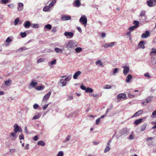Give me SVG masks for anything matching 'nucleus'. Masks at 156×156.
I'll return each mask as SVG.
<instances>
[{"label": "nucleus", "instance_id": "37998d69", "mask_svg": "<svg viewBox=\"0 0 156 156\" xmlns=\"http://www.w3.org/2000/svg\"><path fill=\"white\" fill-rule=\"evenodd\" d=\"M71 136L70 135L66 137V140L63 141V142L64 143H65L67 141L69 140L71 138Z\"/></svg>", "mask_w": 156, "mask_h": 156}, {"label": "nucleus", "instance_id": "ea45409f", "mask_svg": "<svg viewBox=\"0 0 156 156\" xmlns=\"http://www.w3.org/2000/svg\"><path fill=\"white\" fill-rule=\"evenodd\" d=\"M9 1V0H1L0 2L2 4H6Z\"/></svg>", "mask_w": 156, "mask_h": 156}, {"label": "nucleus", "instance_id": "ddd939ff", "mask_svg": "<svg viewBox=\"0 0 156 156\" xmlns=\"http://www.w3.org/2000/svg\"><path fill=\"white\" fill-rule=\"evenodd\" d=\"M81 72L80 71H78L76 72L73 76V78L74 79H77L80 75L81 74Z\"/></svg>", "mask_w": 156, "mask_h": 156}, {"label": "nucleus", "instance_id": "e433bc0d", "mask_svg": "<svg viewBox=\"0 0 156 156\" xmlns=\"http://www.w3.org/2000/svg\"><path fill=\"white\" fill-rule=\"evenodd\" d=\"M12 81L11 80L9 79L5 81V84L7 86H9L10 85L9 83H10Z\"/></svg>", "mask_w": 156, "mask_h": 156}, {"label": "nucleus", "instance_id": "393cba45", "mask_svg": "<svg viewBox=\"0 0 156 156\" xmlns=\"http://www.w3.org/2000/svg\"><path fill=\"white\" fill-rule=\"evenodd\" d=\"M147 4L149 7H152L153 6V2L151 0L148 1L147 2Z\"/></svg>", "mask_w": 156, "mask_h": 156}, {"label": "nucleus", "instance_id": "aec40b11", "mask_svg": "<svg viewBox=\"0 0 156 156\" xmlns=\"http://www.w3.org/2000/svg\"><path fill=\"white\" fill-rule=\"evenodd\" d=\"M20 127L17 124H15L14 126V131L15 133H16L18 132V131H19V129L20 128Z\"/></svg>", "mask_w": 156, "mask_h": 156}, {"label": "nucleus", "instance_id": "7ed1b4c3", "mask_svg": "<svg viewBox=\"0 0 156 156\" xmlns=\"http://www.w3.org/2000/svg\"><path fill=\"white\" fill-rule=\"evenodd\" d=\"M117 97L118 99V101H121V99H126L127 98L126 94L124 93H121L118 94L117 95Z\"/></svg>", "mask_w": 156, "mask_h": 156}, {"label": "nucleus", "instance_id": "bf43d9fd", "mask_svg": "<svg viewBox=\"0 0 156 156\" xmlns=\"http://www.w3.org/2000/svg\"><path fill=\"white\" fill-rule=\"evenodd\" d=\"M100 120V118H99L96 120L95 123L96 125H98L99 123Z\"/></svg>", "mask_w": 156, "mask_h": 156}, {"label": "nucleus", "instance_id": "0eeeda50", "mask_svg": "<svg viewBox=\"0 0 156 156\" xmlns=\"http://www.w3.org/2000/svg\"><path fill=\"white\" fill-rule=\"evenodd\" d=\"M10 140L12 141L15 140L17 138V136L16 135V133L15 132L12 133L9 136Z\"/></svg>", "mask_w": 156, "mask_h": 156}, {"label": "nucleus", "instance_id": "c9c22d12", "mask_svg": "<svg viewBox=\"0 0 156 156\" xmlns=\"http://www.w3.org/2000/svg\"><path fill=\"white\" fill-rule=\"evenodd\" d=\"M74 115H75V112H72L69 115H66V117L67 118H71L73 117Z\"/></svg>", "mask_w": 156, "mask_h": 156}, {"label": "nucleus", "instance_id": "20e7f679", "mask_svg": "<svg viewBox=\"0 0 156 156\" xmlns=\"http://www.w3.org/2000/svg\"><path fill=\"white\" fill-rule=\"evenodd\" d=\"M51 92H48L43 98L42 102H46L49 99L51 95Z\"/></svg>", "mask_w": 156, "mask_h": 156}, {"label": "nucleus", "instance_id": "c756f323", "mask_svg": "<svg viewBox=\"0 0 156 156\" xmlns=\"http://www.w3.org/2000/svg\"><path fill=\"white\" fill-rule=\"evenodd\" d=\"M146 125L144 124L142 125L140 127V130L141 131H144L146 128Z\"/></svg>", "mask_w": 156, "mask_h": 156}, {"label": "nucleus", "instance_id": "79ce46f5", "mask_svg": "<svg viewBox=\"0 0 156 156\" xmlns=\"http://www.w3.org/2000/svg\"><path fill=\"white\" fill-rule=\"evenodd\" d=\"M56 2V0H53L49 4V6L52 7L54 5V4Z\"/></svg>", "mask_w": 156, "mask_h": 156}, {"label": "nucleus", "instance_id": "2f4dec72", "mask_svg": "<svg viewBox=\"0 0 156 156\" xmlns=\"http://www.w3.org/2000/svg\"><path fill=\"white\" fill-rule=\"evenodd\" d=\"M30 26L32 27L35 28H37L39 27L38 24L36 23H32L31 24Z\"/></svg>", "mask_w": 156, "mask_h": 156}, {"label": "nucleus", "instance_id": "de8ad7c7", "mask_svg": "<svg viewBox=\"0 0 156 156\" xmlns=\"http://www.w3.org/2000/svg\"><path fill=\"white\" fill-rule=\"evenodd\" d=\"M27 34L26 32H21L20 33V35L22 37H24L26 36Z\"/></svg>", "mask_w": 156, "mask_h": 156}, {"label": "nucleus", "instance_id": "a211bd4d", "mask_svg": "<svg viewBox=\"0 0 156 156\" xmlns=\"http://www.w3.org/2000/svg\"><path fill=\"white\" fill-rule=\"evenodd\" d=\"M151 51L150 53V55L151 56L156 55V48H152Z\"/></svg>", "mask_w": 156, "mask_h": 156}, {"label": "nucleus", "instance_id": "e2e57ef3", "mask_svg": "<svg viewBox=\"0 0 156 156\" xmlns=\"http://www.w3.org/2000/svg\"><path fill=\"white\" fill-rule=\"evenodd\" d=\"M12 41V40L9 37H8L6 40V42L7 43H9Z\"/></svg>", "mask_w": 156, "mask_h": 156}, {"label": "nucleus", "instance_id": "bb28decb", "mask_svg": "<svg viewBox=\"0 0 156 156\" xmlns=\"http://www.w3.org/2000/svg\"><path fill=\"white\" fill-rule=\"evenodd\" d=\"M60 82L62 83V86H64L66 85V82L63 79H61L60 80Z\"/></svg>", "mask_w": 156, "mask_h": 156}, {"label": "nucleus", "instance_id": "774afa93", "mask_svg": "<svg viewBox=\"0 0 156 156\" xmlns=\"http://www.w3.org/2000/svg\"><path fill=\"white\" fill-rule=\"evenodd\" d=\"M128 97L129 98H133L135 97L134 95L131 94L130 93H129L128 95Z\"/></svg>", "mask_w": 156, "mask_h": 156}, {"label": "nucleus", "instance_id": "864d4df0", "mask_svg": "<svg viewBox=\"0 0 156 156\" xmlns=\"http://www.w3.org/2000/svg\"><path fill=\"white\" fill-rule=\"evenodd\" d=\"M63 156V152L62 151H59L57 155V156Z\"/></svg>", "mask_w": 156, "mask_h": 156}, {"label": "nucleus", "instance_id": "412c9836", "mask_svg": "<svg viewBox=\"0 0 156 156\" xmlns=\"http://www.w3.org/2000/svg\"><path fill=\"white\" fill-rule=\"evenodd\" d=\"M95 64L96 65L98 66H99L103 67V64L101 61L100 60H98L96 62Z\"/></svg>", "mask_w": 156, "mask_h": 156}, {"label": "nucleus", "instance_id": "4be33fe9", "mask_svg": "<svg viewBox=\"0 0 156 156\" xmlns=\"http://www.w3.org/2000/svg\"><path fill=\"white\" fill-rule=\"evenodd\" d=\"M55 51L58 53H62L63 51L62 49L58 48H55Z\"/></svg>", "mask_w": 156, "mask_h": 156}, {"label": "nucleus", "instance_id": "2eb2a0df", "mask_svg": "<svg viewBox=\"0 0 156 156\" xmlns=\"http://www.w3.org/2000/svg\"><path fill=\"white\" fill-rule=\"evenodd\" d=\"M74 6L76 7H79L80 6L81 3L78 0H75L73 2Z\"/></svg>", "mask_w": 156, "mask_h": 156}, {"label": "nucleus", "instance_id": "0e129e2a", "mask_svg": "<svg viewBox=\"0 0 156 156\" xmlns=\"http://www.w3.org/2000/svg\"><path fill=\"white\" fill-rule=\"evenodd\" d=\"M48 105H49L48 104H46L44 106H43L42 107L43 109L44 110H45V109H46L48 107Z\"/></svg>", "mask_w": 156, "mask_h": 156}, {"label": "nucleus", "instance_id": "3c124183", "mask_svg": "<svg viewBox=\"0 0 156 156\" xmlns=\"http://www.w3.org/2000/svg\"><path fill=\"white\" fill-rule=\"evenodd\" d=\"M19 138L20 140H23L24 139L23 135L22 134H21L19 136Z\"/></svg>", "mask_w": 156, "mask_h": 156}, {"label": "nucleus", "instance_id": "9b49d317", "mask_svg": "<svg viewBox=\"0 0 156 156\" xmlns=\"http://www.w3.org/2000/svg\"><path fill=\"white\" fill-rule=\"evenodd\" d=\"M143 112V110H140L138 112H136L133 116L132 117H135L138 116L140 115H141Z\"/></svg>", "mask_w": 156, "mask_h": 156}, {"label": "nucleus", "instance_id": "4d7b16f0", "mask_svg": "<svg viewBox=\"0 0 156 156\" xmlns=\"http://www.w3.org/2000/svg\"><path fill=\"white\" fill-rule=\"evenodd\" d=\"M56 59H54L53 61L51 62V65L55 64L56 63Z\"/></svg>", "mask_w": 156, "mask_h": 156}, {"label": "nucleus", "instance_id": "6e6d98bb", "mask_svg": "<svg viewBox=\"0 0 156 156\" xmlns=\"http://www.w3.org/2000/svg\"><path fill=\"white\" fill-rule=\"evenodd\" d=\"M111 88V86L109 85H107L105 87H104V88L105 89H109Z\"/></svg>", "mask_w": 156, "mask_h": 156}, {"label": "nucleus", "instance_id": "338daca9", "mask_svg": "<svg viewBox=\"0 0 156 156\" xmlns=\"http://www.w3.org/2000/svg\"><path fill=\"white\" fill-rule=\"evenodd\" d=\"M80 88L83 90H86V87L85 86H84V85H82L81 86H80Z\"/></svg>", "mask_w": 156, "mask_h": 156}, {"label": "nucleus", "instance_id": "603ef678", "mask_svg": "<svg viewBox=\"0 0 156 156\" xmlns=\"http://www.w3.org/2000/svg\"><path fill=\"white\" fill-rule=\"evenodd\" d=\"M71 78V76H69L68 77L66 78L64 80L66 82L67 81H69Z\"/></svg>", "mask_w": 156, "mask_h": 156}, {"label": "nucleus", "instance_id": "f257e3e1", "mask_svg": "<svg viewBox=\"0 0 156 156\" xmlns=\"http://www.w3.org/2000/svg\"><path fill=\"white\" fill-rule=\"evenodd\" d=\"M78 46V43L73 40L69 41L67 43L66 48L69 50H71Z\"/></svg>", "mask_w": 156, "mask_h": 156}, {"label": "nucleus", "instance_id": "a18cd8bd", "mask_svg": "<svg viewBox=\"0 0 156 156\" xmlns=\"http://www.w3.org/2000/svg\"><path fill=\"white\" fill-rule=\"evenodd\" d=\"M44 59L43 58H41L37 60V63H38L40 62H44Z\"/></svg>", "mask_w": 156, "mask_h": 156}, {"label": "nucleus", "instance_id": "6ab92c4d", "mask_svg": "<svg viewBox=\"0 0 156 156\" xmlns=\"http://www.w3.org/2000/svg\"><path fill=\"white\" fill-rule=\"evenodd\" d=\"M31 24L29 21H26L24 22L23 25L25 28H27L30 26Z\"/></svg>", "mask_w": 156, "mask_h": 156}, {"label": "nucleus", "instance_id": "7c9ffc66", "mask_svg": "<svg viewBox=\"0 0 156 156\" xmlns=\"http://www.w3.org/2000/svg\"><path fill=\"white\" fill-rule=\"evenodd\" d=\"M93 91V90L92 88H90V87H87V88L86 90H85L86 92H90L92 93Z\"/></svg>", "mask_w": 156, "mask_h": 156}, {"label": "nucleus", "instance_id": "f03ea898", "mask_svg": "<svg viewBox=\"0 0 156 156\" xmlns=\"http://www.w3.org/2000/svg\"><path fill=\"white\" fill-rule=\"evenodd\" d=\"M79 21L81 24L83 25L85 27H86L87 22L86 16L85 15L82 16L79 20Z\"/></svg>", "mask_w": 156, "mask_h": 156}, {"label": "nucleus", "instance_id": "680f3d73", "mask_svg": "<svg viewBox=\"0 0 156 156\" xmlns=\"http://www.w3.org/2000/svg\"><path fill=\"white\" fill-rule=\"evenodd\" d=\"M73 97L72 96H70L68 97V98H67V101H70V100H72L73 99Z\"/></svg>", "mask_w": 156, "mask_h": 156}, {"label": "nucleus", "instance_id": "c03bdc74", "mask_svg": "<svg viewBox=\"0 0 156 156\" xmlns=\"http://www.w3.org/2000/svg\"><path fill=\"white\" fill-rule=\"evenodd\" d=\"M45 28L48 29V30H50L51 28V25L48 24H47L45 26Z\"/></svg>", "mask_w": 156, "mask_h": 156}, {"label": "nucleus", "instance_id": "a19ab883", "mask_svg": "<svg viewBox=\"0 0 156 156\" xmlns=\"http://www.w3.org/2000/svg\"><path fill=\"white\" fill-rule=\"evenodd\" d=\"M110 150V147L109 146H107L104 150V152L105 153L108 152Z\"/></svg>", "mask_w": 156, "mask_h": 156}, {"label": "nucleus", "instance_id": "4468645a", "mask_svg": "<svg viewBox=\"0 0 156 156\" xmlns=\"http://www.w3.org/2000/svg\"><path fill=\"white\" fill-rule=\"evenodd\" d=\"M151 64L154 67H156V58L155 57L151 58Z\"/></svg>", "mask_w": 156, "mask_h": 156}, {"label": "nucleus", "instance_id": "b1692460", "mask_svg": "<svg viewBox=\"0 0 156 156\" xmlns=\"http://www.w3.org/2000/svg\"><path fill=\"white\" fill-rule=\"evenodd\" d=\"M132 77L131 75L129 74L126 78V82L127 83L129 82L132 79Z\"/></svg>", "mask_w": 156, "mask_h": 156}, {"label": "nucleus", "instance_id": "f704fd0d", "mask_svg": "<svg viewBox=\"0 0 156 156\" xmlns=\"http://www.w3.org/2000/svg\"><path fill=\"white\" fill-rule=\"evenodd\" d=\"M51 7L49 6V5L48 6H45L43 8V10L45 12L48 11Z\"/></svg>", "mask_w": 156, "mask_h": 156}, {"label": "nucleus", "instance_id": "09e8293b", "mask_svg": "<svg viewBox=\"0 0 156 156\" xmlns=\"http://www.w3.org/2000/svg\"><path fill=\"white\" fill-rule=\"evenodd\" d=\"M136 28L134 26H133L130 27L129 28V31L131 32L134 29H135Z\"/></svg>", "mask_w": 156, "mask_h": 156}, {"label": "nucleus", "instance_id": "5701e85b", "mask_svg": "<svg viewBox=\"0 0 156 156\" xmlns=\"http://www.w3.org/2000/svg\"><path fill=\"white\" fill-rule=\"evenodd\" d=\"M23 5L22 3H19V7L18 9V11H22L23 9Z\"/></svg>", "mask_w": 156, "mask_h": 156}, {"label": "nucleus", "instance_id": "5fc2aeb1", "mask_svg": "<svg viewBox=\"0 0 156 156\" xmlns=\"http://www.w3.org/2000/svg\"><path fill=\"white\" fill-rule=\"evenodd\" d=\"M119 71V69L118 68H115L113 71V74L115 75Z\"/></svg>", "mask_w": 156, "mask_h": 156}, {"label": "nucleus", "instance_id": "c85d7f7f", "mask_svg": "<svg viewBox=\"0 0 156 156\" xmlns=\"http://www.w3.org/2000/svg\"><path fill=\"white\" fill-rule=\"evenodd\" d=\"M44 87L41 86H38L36 87L35 89L38 90H42L44 89Z\"/></svg>", "mask_w": 156, "mask_h": 156}, {"label": "nucleus", "instance_id": "052dcab7", "mask_svg": "<svg viewBox=\"0 0 156 156\" xmlns=\"http://www.w3.org/2000/svg\"><path fill=\"white\" fill-rule=\"evenodd\" d=\"M144 76L146 77H147L148 78H150V75H149V73H145L144 74Z\"/></svg>", "mask_w": 156, "mask_h": 156}, {"label": "nucleus", "instance_id": "49530a36", "mask_svg": "<svg viewBox=\"0 0 156 156\" xmlns=\"http://www.w3.org/2000/svg\"><path fill=\"white\" fill-rule=\"evenodd\" d=\"M19 21V19L18 18H16L14 22V25L15 26L18 24V23Z\"/></svg>", "mask_w": 156, "mask_h": 156}, {"label": "nucleus", "instance_id": "473e14b6", "mask_svg": "<svg viewBox=\"0 0 156 156\" xmlns=\"http://www.w3.org/2000/svg\"><path fill=\"white\" fill-rule=\"evenodd\" d=\"M133 24L135 25L134 26L136 28L138 27L139 25V22L138 21L135 20L133 22Z\"/></svg>", "mask_w": 156, "mask_h": 156}, {"label": "nucleus", "instance_id": "f8f14e48", "mask_svg": "<svg viewBox=\"0 0 156 156\" xmlns=\"http://www.w3.org/2000/svg\"><path fill=\"white\" fill-rule=\"evenodd\" d=\"M150 35V33L148 31H146L145 33H143L141 35V37L142 38H146L148 37Z\"/></svg>", "mask_w": 156, "mask_h": 156}, {"label": "nucleus", "instance_id": "cd10ccee", "mask_svg": "<svg viewBox=\"0 0 156 156\" xmlns=\"http://www.w3.org/2000/svg\"><path fill=\"white\" fill-rule=\"evenodd\" d=\"M41 115V114L40 113H38L36 115H35L33 117V119H39Z\"/></svg>", "mask_w": 156, "mask_h": 156}, {"label": "nucleus", "instance_id": "6e6552de", "mask_svg": "<svg viewBox=\"0 0 156 156\" xmlns=\"http://www.w3.org/2000/svg\"><path fill=\"white\" fill-rule=\"evenodd\" d=\"M64 35L67 38H71L73 36V33L71 32H65Z\"/></svg>", "mask_w": 156, "mask_h": 156}, {"label": "nucleus", "instance_id": "423d86ee", "mask_svg": "<svg viewBox=\"0 0 156 156\" xmlns=\"http://www.w3.org/2000/svg\"><path fill=\"white\" fill-rule=\"evenodd\" d=\"M122 68L124 69L123 73L125 75H126L129 70V67L127 66H123Z\"/></svg>", "mask_w": 156, "mask_h": 156}, {"label": "nucleus", "instance_id": "9d476101", "mask_svg": "<svg viewBox=\"0 0 156 156\" xmlns=\"http://www.w3.org/2000/svg\"><path fill=\"white\" fill-rule=\"evenodd\" d=\"M129 129L127 128H125L122 129L121 131L122 134L127 135L129 133Z\"/></svg>", "mask_w": 156, "mask_h": 156}, {"label": "nucleus", "instance_id": "dca6fc26", "mask_svg": "<svg viewBox=\"0 0 156 156\" xmlns=\"http://www.w3.org/2000/svg\"><path fill=\"white\" fill-rule=\"evenodd\" d=\"M37 82L35 80H32L30 84V85L33 87H35L37 85Z\"/></svg>", "mask_w": 156, "mask_h": 156}, {"label": "nucleus", "instance_id": "72a5a7b5", "mask_svg": "<svg viewBox=\"0 0 156 156\" xmlns=\"http://www.w3.org/2000/svg\"><path fill=\"white\" fill-rule=\"evenodd\" d=\"M37 144L38 145H40L42 146H44L45 145V143L42 140H40L38 141Z\"/></svg>", "mask_w": 156, "mask_h": 156}, {"label": "nucleus", "instance_id": "a878e982", "mask_svg": "<svg viewBox=\"0 0 156 156\" xmlns=\"http://www.w3.org/2000/svg\"><path fill=\"white\" fill-rule=\"evenodd\" d=\"M142 120L143 119H136L134 122V124L135 125H137L139 123L141 122Z\"/></svg>", "mask_w": 156, "mask_h": 156}, {"label": "nucleus", "instance_id": "39448f33", "mask_svg": "<svg viewBox=\"0 0 156 156\" xmlns=\"http://www.w3.org/2000/svg\"><path fill=\"white\" fill-rule=\"evenodd\" d=\"M153 97L149 96L144 101H143L142 104L143 105H145L151 102L153 99Z\"/></svg>", "mask_w": 156, "mask_h": 156}, {"label": "nucleus", "instance_id": "13d9d810", "mask_svg": "<svg viewBox=\"0 0 156 156\" xmlns=\"http://www.w3.org/2000/svg\"><path fill=\"white\" fill-rule=\"evenodd\" d=\"M39 105L37 104H35L33 106L34 108L35 109H37Z\"/></svg>", "mask_w": 156, "mask_h": 156}, {"label": "nucleus", "instance_id": "58836bf2", "mask_svg": "<svg viewBox=\"0 0 156 156\" xmlns=\"http://www.w3.org/2000/svg\"><path fill=\"white\" fill-rule=\"evenodd\" d=\"M145 13L146 12L145 11H142L140 12V16L141 17H142L143 16H145Z\"/></svg>", "mask_w": 156, "mask_h": 156}, {"label": "nucleus", "instance_id": "8fccbe9b", "mask_svg": "<svg viewBox=\"0 0 156 156\" xmlns=\"http://www.w3.org/2000/svg\"><path fill=\"white\" fill-rule=\"evenodd\" d=\"M90 96H92L94 97L95 98L96 97H98V98L99 96V95L98 94H90Z\"/></svg>", "mask_w": 156, "mask_h": 156}, {"label": "nucleus", "instance_id": "69168bd1", "mask_svg": "<svg viewBox=\"0 0 156 156\" xmlns=\"http://www.w3.org/2000/svg\"><path fill=\"white\" fill-rule=\"evenodd\" d=\"M152 123H153L155 125L152 127V129H156V121L153 122Z\"/></svg>", "mask_w": 156, "mask_h": 156}, {"label": "nucleus", "instance_id": "f3484780", "mask_svg": "<svg viewBox=\"0 0 156 156\" xmlns=\"http://www.w3.org/2000/svg\"><path fill=\"white\" fill-rule=\"evenodd\" d=\"M138 47L142 49H144L145 48L144 42L143 41H141L138 44Z\"/></svg>", "mask_w": 156, "mask_h": 156}, {"label": "nucleus", "instance_id": "4c0bfd02", "mask_svg": "<svg viewBox=\"0 0 156 156\" xmlns=\"http://www.w3.org/2000/svg\"><path fill=\"white\" fill-rule=\"evenodd\" d=\"M75 51L77 53H80L82 51V48L80 47L76 48L75 49Z\"/></svg>", "mask_w": 156, "mask_h": 156}, {"label": "nucleus", "instance_id": "1a4fd4ad", "mask_svg": "<svg viewBox=\"0 0 156 156\" xmlns=\"http://www.w3.org/2000/svg\"><path fill=\"white\" fill-rule=\"evenodd\" d=\"M61 18L62 20L66 21L70 20L71 19V17L69 16L64 15L62 16Z\"/></svg>", "mask_w": 156, "mask_h": 156}]
</instances>
